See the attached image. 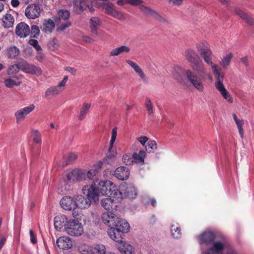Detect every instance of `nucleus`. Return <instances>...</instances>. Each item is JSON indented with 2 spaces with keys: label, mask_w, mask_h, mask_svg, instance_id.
<instances>
[{
  "label": "nucleus",
  "mask_w": 254,
  "mask_h": 254,
  "mask_svg": "<svg viewBox=\"0 0 254 254\" xmlns=\"http://www.w3.org/2000/svg\"><path fill=\"white\" fill-rule=\"evenodd\" d=\"M196 49L204 62L207 64L212 65V69L216 79L215 83L216 88L225 99L230 103H232L233 98L223 84L224 74L220 72L221 69L218 65L213 64V54L210 48L207 44L202 42L196 45Z\"/></svg>",
  "instance_id": "nucleus-1"
},
{
  "label": "nucleus",
  "mask_w": 254,
  "mask_h": 254,
  "mask_svg": "<svg viewBox=\"0 0 254 254\" xmlns=\"http://www.w3.org/2000/svg\"><path fill=\"white\" fill-rule=\"evenodd\" d=\"M114 184L110 181H99L95 179L91 185L89 186L92 194L90 196L93 198V202L97 203L99 201V196L102 195H108Z\"/></svg>",
  "instance_id": "nucleus-2"
},
{
  "label": "nucleus",
  "mask_w": 254,
  "mask_h": 254,
  "mask_svg": "<svg viewBox=\"0 0 254 254\" xmlns=\"http://www.w3.org/2000/svg\"><path fill=\"white\" fill-rule=\"evenodd\" d=\"M88 187V185L83 186L82 191L84 195H78L74 197L76 208H87L93 202V198L90 196L92 192Z\"/></svg>",
  "instance_id": "nucleus-3"
},
{
  "label": "nucleus",
  "mask_w": 254,
  "mask_h": 254,
  "mask_svg": "<svg viewBox=\"0 0 254 254\" xmlns=\"http://www.w3.org/2000/svg\"><path fill=\"white\" fill-rule=\"evenodd\" d=\"M64 230L67 234L72 236H80L83 232L81 224L73 219H69L66 222Z\"/></svg>",
  "instance_id": "nucleus-4"
},
{
  "label": "nucleus",
  "mask_w": 254,
  "mask_h": 254,
  "mask_svg": "<svg viewBox=\"0 0 254 254\" xmlns=\"http://www.w3.org/2000/svg\"><path fill=\"white\" fill-rule=\"evenodd\" d=\"M185 74L188 81L193 87L200 92L203 91L204 86L202 82V78L200 75L191 69L186 70Z\"/></svg>",
  "instance_id": "nucleus-5"
},
{
  "label": "nucleus",
  "mask_w": 254,
  "mask_h": 254,
  "mask_svg": "<svg viewBox=\"0 0 254 254\" xmlns=\"http://www.w3.org/2000/svg\"><path fill=\"white\" fill-rule=\"evenodd\" d=\"M89 23L92 36L94 37H101L103 32L99 29L101 24L100 19L97 17H92L90 19Z\"/></svg>",
  "instance_id": "nucleus-6"
},
{
  "label": "nucleus",
  "mask_w": 254,
  "mask_h": 254,
  "mask_svg": "<svg viewBox=\"0 0 254 254\" xmlns=\"http://www.w3.org/2000/svg\"><path fill=\"white\" fill-rule=\"evenodd\" d=\"M67 181L70 183H75L85 180L84 170L75 169L67 175Z\"/></svg>",
  "instance_id": "nucleus-7"
},
{
  "label": "nucleus",
  "mask_w": 254,
  "mask_h": 254,
  "mask_svg": "<svg viewBox=\"0 0 254 254\" xmlns=\"http://www.w3.org/2000/svg\"><path fill=\"white\" fill-rule=\"evenodd\" d=\"M41 9L37 4L29 5L25 10V15L28 19H35L40 15Z\"/></svg>",
  "instance_id": "nucleus-8"
},
{
  "label": "nucleus",
  "mask_w": 254,
  "mask_h": 254,
  "mask_svg": "<svg viewBox=\"0 0 254 254\" xmlns=\"http://www.w3.org/2000/svg\"><path fill=\"white\" fill-rule=\"evenodd\" d=\"M103 223L110 228L115 226L116 221L118 220V217L111 212H107L102 214L101 216Z\"/></svg>",
  "instance_id": "nucleus-9"
},
{
  "label": "nucleus",
  "mask_w": 254,
  "mask_h": 254,
  "mask_svg": "<svg viewBox=\"0 0 254 254\" xmlns=\"http://www.w3.org/2000/svg\"><path fill=\"white\" fill-rule=\"evenodd\" d=\"M192 70L196 71L202 78H205L207 75V71L204 64L201 59L190 64Z\"/></svg>",
  "instance_id": "nucleus-10"
},
{
  "label": "nucleus",
  "mask_w": 254,
  "mask_h": 254,
  "mask_svg": "<svg viewBox=\"0 0 254 254\" xmlns=\"http://www.w3.org/2000/svg\"><path fill=\"white\" fill-rule=\"evenodd\" d=\"M34 109L35 106L33 104H31L28 107L17 110L14 114L16 119V123L19 124L22 120L25 119L27 115L34 110Z\"/></svg>",
  "instance_id": "nucleus-11"
},
{
  "label": "nucleus",
  "mask_w": 254,
  "mask_h": 254,
  "mask_svg": "<svg viewBox=\"0 0 254 254\" xmlns=\"http://www.w3.org/2000/svg\"><path fill=\"white\" fill-rule=\"evenodd\" d=\"M127 233V232H123V231L120 229L114 228H110L108 231V235L112 239L121 243L123 242V239H124L125 233Z\"/></svg>",
  "instance_id": "nucleus-12"
},
{
  "label": "nucleus",
  "mask_w": 254,
  "mask_h": 254,
  "mask_svg": "<svg viewBox=\"0 0 254 254\" xmlns=\"http://www.w3.org/2000/svg\"><path fill=\"white\" fill-rule=\"evenodd\" d=\"M60 204L65 210H71L76 209L75 199L68 196H65L61 200Z\"/></svg>",
  "instance_id": "nucleus-13"
},
{
  "label": "nucleus",
  "mask_w": 254,
  "mask_h": 254,
  "mask_svg": "<svg viewBox=\"0 0 254 254\" xmlns=\"http://www.w3.org/2000/svg\"><path fill=\"white\" fill-rule=\"evenodd\" d=\"M15 33L20 38H25L30 34L29 26L24 22H20L16 27Z\"/></svg>",
  "instance_id": "nucleus-14"
},
{
  "label": "nucleus",
  "mask_w": 254,
  "mask_h": 254,
  "mask_svg": "<svg viewBox=\"0 0 254 254\" xmlns=\"http://www.w3.org/2000/svg\"><path fill=\"white\" fill-rule=\"evenodd\" d=\"M68 221L65 215H60L56 216L54 218V226L56 230L59 231H64L65 223Z\"/></svg>",
  "instance_id": "nucleus-15"
},
{
  "label": "nucleus",
  "mask_w": 254,
  "mask_h": 254,
  "mask_svg": "<svg viewBox=\"0 0 254 254\" xmlns=\"http://www.w3.org/2000/svg\"><path fill=\"white\" fill-rule=\"evenodd\" d=\"M114 175L119 180L122 181L127 180L129 176V171L126 167L120 166L116 169Z\"/></svg>",
  "instance_id": "nucleus-16"
},
{
  "label": "nucleus",
  "mask_w": 254,
  "mask_h": 254,
  "mask_svg": "<svg viewBox=\"0 0 254 254\" xmlns=\"http://www.w3.org/2000/svg\"><path fill=\"white\" fill-rule=\"evenodd\" d=\"M137 195V191L135 187L132 184L127 185L124 190V197L132 199L135 198Z\"/></svg>",
  "instance_id": "nucleus-17"
},
{
  "label": "nucleus",
  "mask_w": 254,
  "mask_h": 254,
  "mask_svg": "<svg viewBox=\"0 0 254 254\" xmlns=\"http://www.w3.org/2000/svg\"><path fill=\"white\" fill-rule=\"evenodd\" d=\"M235 12L249 25H254V19L251 15L238 8H235Z\"/></svg>",
  "instance_id": "nucleus-18"
},
{
  "label": "nucleus",
  "mask_w": 254,
  "mask_h": 254,
  "mask_svg": "<svg viewBox=\"0 0 254 254\" xmlns=\"http://www.w3.org/2000/svg\"><path fill=\"white\" fill-rule=\"evenodd\" d=\"M215 235L212 232H204L199 236V240L200 244H210L213 242Z\"/></svg>",
  "instance_id": "nucleus-19"
},
{
  "label": "nucleus",
  "mask_w": 254,
  "mask_h": 254,
  "mask_svg": "<svg viewBox=\"0 0 254 254\" xmlns=\"http://www.w3.org/2000/svg\"><path fill=\"white\" fill-rule=\"evenodd\" d=\"M57 246L61 249L65 250L71 248L72 243L68 237H60L56 241Z\"/></svg>",
  "instance_id": "nucleus-20"
},
{
  "label": "nucleus",
  "mask_w": 254,
  "mask_h": 254,
  "mask_svg": "<svg viewBox=\"0 0 254 254\" xmlns=\"http://www.w3.org/2000/svg\"><path fill=\"white\" fill-rule=\"evenodd\" d=\"M225 246L221 242H216L209 249L206 254H220L225 249Z\"/></svg>",
  "instance_id": "nucleus-21"
},
{
  "label": "nucleus",
  "mask_w": 254,
  "mask_h": 254,
  "mask_svg": "<svg viewBox=\"0 0 254 254\" xmlns=\"http://www.w3.org/2000/svg\"><path fill=\"white\" fill-rule=\"evenodd\" d=\"M185 57L190 64L200 59L198 54L194 50L189 49L185 51Z\"/></svg>",
  "instance_id": "nucleus-22"
},
{
  "label": "nucleus",
  "mask_w": 254,
  "mask_h": 254,
  "mask_svg": "<svg viewBox=\"0 0 254 254\" xmlns=\"http://www.w3.org/2000/svg\"><path fill=\"white\" fill-rule=\"evenodd\" d=\"M116 221L115 226H113L114 228L120 229L123 232H128L129 231L130 226L126 220L118 217V220Z\"/></svg>",
  "instance_id": "nucleus-23"
},
{
  "label": "nucleus",
  "mask_w": 254,
  "mask_h": 254,
  "mask_svg": "<svg viewBox=\"0 0 254 254\" xmlns=\"http://www.w3.org/2000/svg\"><path fill=\"white\" fill-rule=\"evenodd\" d=\"M108 195L110 197H113L117 201H121L124 198L123 193L119 190L117 187L114 184L112 185L111 190H110Z\"/></svg>",
  "instance_id": "nucleus-24"
},
{
  "label": "nucleus",
  "mask_w": 254,
  "mask_h": 254,
  "mask_svg": "<svg viewBox=\"0 0 254 254\" xmlns=\"http://www.w3.org/2000/svg\"><path fill=\"white\" fill-rule=\"evenodd\" d=\"M70 17V12L64 9H62L59 10L57 15L54 17V20L56 23H60L62 21H65L67 20Z\"/></svg>",
  "instance_id": "nucleus-25"
},
{
  "label": "nucleus",
  "mask_w": 254,
  "mask_h": 254,
  "mask_svg": "<svg viewBox=\"0 0 254 254\" xmlns=\"http://www.w3.org/2000/svg\"><path fill=\"white\" fill-rule=\"evenodd\" d=\"M88 254H106V248L103 245L96 244L89 248Z\"/></svg>",
  "instance_id": "nucleus-26"
},
{
  "label": "nucleus",
  "mask_w": 254,
  "mask_h": 254,
  "mask_svg": "<svg viewBox=\"0 0 254 254\" xmlns=\"http://www.w3.org/2000/svg\"><path fill=\"white\" fill-rule=\"evenodd\" d=\"M55 27V23L51 19H45L41 27L42 31L45 33L51 32Z\"/></svg>",
  "instance_id": "nucleus-27"
},
{
  "label": "nucleus",
  "mask_w": 254,
  "mask_h": 254,
  "mask_svg": "<svg viewBox=\"0 0 254 254\" xmlns=\"http://www.w3.org/2000/svg\"><path fill=\"white\" fill-rule=\"evenodd\" d=\"M24 72L39 76L42 74V70L40 67L28 64Z\"/></svg>",
  "instance_id": "nucleus-28"
},
{
  "label": "nucleus",
  "mask_w": 254,
  "mask_h": 254,
  "mask_svg": "<svg viewBox=\"0 0 254 254\" xmlns=\"http://www.w3.org/2000/svg\"><path fill=\"white\" fill-rule=\"evenodd\" d=\"M117 154L116 151L113 149V146H110L106 154V158L103 160L104 163L111 164L115 158Z\"/></svg>",
  "instance_id": "nucleus-29"
},
{
  "label": "nucleus",
  "mask_w": 254,
  "mask_h": 254,
  "mask_svg": "<svg viewBox=\"0 0 254 254\" xmlns=\"http://www.w3.org/2000/svg\"><path fill=\"white\" fill-rule=\"evenodd\" d=\"M130 49L127 46H122L113 49L110 53V56H117L124 53H128L130 52Z\"/></svg>",
  "instance_id": "nucleus-30"
},
{
  "label": "nucleus",
  "mask_w": 254,
  "mask_h": 254,
  "mask_svg": "<svg viewBox=\"0 0 254 254\" xmlns=\"http://www.w3.org/2000/svg\"><path fill=\"white\" fill-rule=\"evenodd\" d=\"M146 152L144 150H140L138 153H134L132 154V160L136 163H144Z\"/></svg>",
  "instance_id": "nucleus-31"
},
{
  "label": "nucleus",
  "mask_w": 254,
  "mask_h": 254,
  "mask_svg": "<svg viewBox=\"0 0 254 254\" xmlns=\"http://www.w3.org/2000/svg\"><path fill=\"white\" fill-rule=\"evenodd\" d=\"M14 21L13 17L10 14L7 13L5 14L4 19L2 21V26L6 28L11 27L13 25Z\"/></svg>",
  "instance_id": "nucleus-32"
},
{
  "label": "nucleus",
  "mask_w": 254,
  "mask_h": 254,
  "mask_svg": "<svg viewBox=\"0 0 254 254\" xmlns=\"http://www.w3.org/2000/svg\"><path fill=\"white\" fill-rule=\"evenodd\" d=\"M91 107V104L88 103H84L82 108L81 109L79 115L78 117L80 121H82L88 113L89 109Z\"/></svg>",
  "instance_id": "nucleus-33"
},
{
  "label": "nucleus",
  "mask_w": 254,
  "mask_h": 254,
  "mask_svg": "<svg viewBox=\"0 0 254 254\" xmlns=\"http://www.w3.org/2000/svg\"><path fill=\"white\" fill-rule=\"evenodd\" d=\"M62 90H60V89L58 88L57 86H53L48 88L46 90L45 96L46 98H49L51 96H54L55 95H58L61 92Z\"/></svg>",
  "instance_id": "nucleus-34"
},
{
  "label": "nucleus",
  "mask_w": 254,
  "mask_h": 254,
  "mask_svg": "<svg viewBox=\"0 0 254 254\" xmlns=\"http://www.w3.org/2000/svg\"><path fill=\"white\" fill-rule=\"evenodd\" d=\"M114 199L111 197H106L101 200V206L106 210H110L112 208Z\"/></svg>",
  "instance_id": "nucleus-35"
},
{
  "label": "nucleus",
  "mask_w": 254,
  "mask_h": 254,
  "mask_svg": "<svg viewBox=\"0 0 254 254\" xmlns=\"http://www.w3.org/2000/svg\"><path fill=\"white\" fill-rule=\"evenodd\" d=\"M184 73V70L179 66L174 67L173 72V77L179 82H181L183 78L182 75Z\"/></svg>",
  "instance_id": "nucleus-36"
},
{
  "label": "nucleus",
  "mask_w": 254,
  "mask_h": 254,
  "mask_svg": "<svg viewBox=\"0 0 254 254\" xmlns=\"http://www.w3.org/2000/svg\"><path fill=\"white\" fill-rule=\"evenodd\" d=\"M120 251L124 254H132L133 252V247L131 245L127 243H125L119 247Z\"/></svg>",
  "instance_id": "nucleus-37"
},
{
  "label": "nucleus",
  "mask_w": 254,
  "mask_h": 254,
  "mask_svg": "<svg viewBox=\"0 0 254 254\" xmlns=\"http://www.w3.org/2000/svg\"><path fill=\"white\" fill-rule=\"evenodd\" d=\"M19 50L15 46L9 47L7 51V55L9 58H15L19 54Z\"/></svg>",
  "instance_id": "nucleus-38"
},
{
  "label": "nucleus",
  "mask_w": 254,
  "mask_h": 254,
  "mask_svg": "<svg viewBox=\"0 0 254 254\" xmlns=\"http://www.w3.org/2000/svg\"><path fill=\"white\" fill-rule=\"evenodd\" d=\"M146 151L148 152H154L157 148V143L154 140H150L147 142V145L145 146Z\"/></svg>",
  "instance_id": "nucleus-39"
},
{
  "label": "nucleus",
  "mask_w": 254,
  "mask_h": 254,
  "mask_svg": "<svg viewBox=\"0 0 254 254\" xmlns=\"http://www.w3.org/2000/svg\"><path fill=\"white\" fill-rule=\"evenodd\" d=\"M140 10L143 12L145 15L148 16H152L153 17L155 14L156 11L153 10V9L150 8L148 7H146L143 5H140L139 6Z\"/></svg>",
  "instance_id": "nucleus-40"
},
{
  "label": "nucleus",
  "mask_w": 254,
  "mask_h": 254,
  "mask_svg": "<svg viewBox=\"0 0 254 254\" xmlns=\"http://www.w3.org/2000/svg\"><path fill=\"white\" fill-rule=\"evenodd\" d=\"M77 158L78 156L75 153H69L65 158V165H68L73 163Z\"/></svg>",
  "instance_id": "nucleus-41"
},
{
  "label": "nucleus",
  "mask_w": 254,
  "mask_h": 254,
  "mask_svg": "<svg viewBox=\"0 0 254 254\" xmlns=\"http://www.w3.org/2000/svg\"><path fill=\"white\" fill-rule=\"evenodd\" d=\"M85 173V180L87 179L89 180H93L96 177L98 171L97 169H91L88 171L84 170Z\"/></svg>",
  "instance_id": "nucleus-42"
},
{
  "label": "nucleus",
  "mask_w": 254,
  "mask_h": 254,
  "mask_svg": "<svg viewBox=\"0 0 254 254\" xmlns=\"http://www.w3.org/2000/svg\"><path fill=\"white\" fill-rule=\"evenodd\" d=\"M171 233L172 236L175 239H179L181 237V228L180 227L172 225L171 226Z\"/></svg>",
  "instance_id": "nucleus-43"
},
{
  "label": "nucleus",
  "mask_w": 254,
  "mask_h": 254,
  "mask_svg": "<svg viewBox=\"0 0 254 254\" xmlns=\"http://www.w3.org/2000/svg\"><path fill=\"white\" fill-rule=\"evenodd\" d=\"M40 29L37 25H33L30 29V33H31V37L33 38H38L40 35Z\"/></svg>",
  "instance_id": "nucleus-44"
},
{
  "label": "nucleus",
  "mask_w": 254,
  "mask_h": 254,
  "mask_svg": "<svg viewBox=\"0 0 254 254\" xmlns=\"http://www.w3.org/2000/svg\"><path fill=\"white\" fill-rule=\"evenodd\" d=\"M232 57H233V54L231 53L227 55L226 56H225L223 58L222 62L221 63V65L224 68H226L227 66H228L229 65Z\"/></svg>",
  "instance_id": "nucleus-45"
},
{
  "label": "nucleus",
  "mask_w": 254,
  "mask_h": 254,
  "mask_svg": "<svg viewBox=\"0 0 254 254\" xmlns=\"http://www.w3.org/2000/svg\"><path fill=\"white\" fill-rule=\"evenodd\" d=\"M103 8L105 10V12L110 15H112L115 11L114 5L112 3H105L103 4Z\"/></svg>",
  "instance_id": "nucleus-46"
},
{
  "label": "nucleus",
  "mask_w": 254,
  "mask_h": 254,
  "mask_svg": "<svg viewBox=\"0 0 254 254\" xmlns=\"http://www.w3.org/2000/svg\"><path fill=\"white\" fill-rule=\"evenodd\" d=\"M48 47L51 50L55 51L59 47V42L58 39L56 38H53L49 42Z\"/></svg>",
  "instance_id": "nucleus-47"
},
{
  "label": "nucleus",
  "mask_w": 254,
  "mask_h": 254,
  "mask_svg": "<svg viewBox=\"0 0 254 254\" xmlns=\"http://www.w3.org/2000/svg\"><path fill=\"white\" fill-rule=\"evenodd\" d=\"M17 64L19 70H21L24 72L28 63L25 60L23 59H19L17 62Z\"/></svg>",
  "instance_id": "nucleus-48"
},
{
  "label": "nucleus",
  "mask_w": 254,
  "mask_h": 254,
  "mask_svg": "<svg viewBox=\"0 0 254 254\" xmlns=\"http://www.w3.org/2000/svg\"><path fill=\"white\" fill-rule=\"evenodd\" d=\"M145 106L148 112V114L152 116L153 115V106L150 100L148 98L146 99Z\"/></svg>",
  "instance_id": "nucleus-49"
},
{
  "label": "nucleus",
  "mask_w": 254,
  "mask_h": 254,
  "mask_svg": "<svg viewBox=\"0 0 254 254\" xmlns=\"http://www.w3.org/2000/svg\"><path fill=\"white\" fill-rule=\"evenodd\" d=\"M4 83L5 85L8 88H11L13 86H18L21 83L20 82L16 83L14 80L10 78H7L4 80Z\"/></svg>",
  "instance_id": "nucleus-50"
},
{
  "label": "nucleus",
  "mask_w": 254,
  "mask_h": 254,
  "mask_svg": "<svg viewBox=\"0 0 254 254\" xmlns=\"http://www.w3.org/2000/svg\"><path fill=\"white\" fill-rule=\"evenodd\" d=\"M19 70V69L16 63V64L9 66L7 70V72L8 74H14L17 73Z\"/></svg>",
  "instance_id": "nucleus-51"
},
{
  "label": "nucleus",
  "mask_w": 254,
  "mask_h": 254,
  "mask_svg": "<svg viewBox=\"0 0 254 254\" xmlns=\"http://www.w3.org/2000/svg\"><path fill=\"white\" fill-rule=\"evenodd\" d=\"M32 135L33 140L36 143H39L41 141V134L37 130H32Z\"/></svg>",
  "instance_id": "nucleus-52"
},
{
  "label": "nucleus",
  "mask_w": 254,
  "mask_h": 254,
  "mask_svg": "<svg viewBox=\"0 0 254 254\" xmlns=\"http://www.w3.org/2000/svg\"><path fill=\"white\" fill-rule=\"evenodd\" d=\"M28 43L32 46L37 51H41L42 48L38 44V41L35 39H30L29 40Z\"/></svg>",
  "instance_id": "nucleus-53"
},
{
  "label": "nucleus",
  "mask_w": 254,
  "mask_h": 254,
  "mask_svg": "<svg viewBox=\"0 0 254 254\" xmlns=\"http://www.w3.org/2000/svg\"><path fill=\"white\" fill-rule=\"evenodd\" d=\"M117 134V128L115 127L112 130V136L110 142V145L113 146L114 143L116 140Z\"/></svg>",
  "instance_id": "nucleus-54"
},
{
  "label": "nucleus",
  "mask_w": 254,
  "mask_h": 254,
  "mask_svg": "<svg viewBox=\"0 0 254 254\" xmlns=\"http://www.w3.org/2000/svg\"><path fill=\"white\" fill-rule=\"evenodd\" d=\"M123 160L126 165H131L133 162L132 157H130V156L127 154H125L123 155Z\"/></svg>",
  "instance_id": "nucleus-55"
},
{
  "label": "nucleus",
  "mask_w": 254,
  "mask_h": 254,
  "mask_svg": "<svg viewBox=\"0 0 254 254\" xmlns=\"http://www.w3.org/2000/svg\"><path fill=\"white\" fill-rule=\"evenodd\" d=\"M112 16L119 20L125 19V16L123 15V14L121 12L117 11L116 10H115V11H114V12L112 14Z\"/></svg>",
  "instance_id": "nucleus-56"
},
{
  "label": "nucleus",
  "mask_w": 254,
  "mask_h": 254,
  "mask_svg": "<svg viewBox=\"0 0 254 254\" xmlns=\"http://www.w3.org/2000/svg\"><path fill=\"white\" fill-rule=\"evenodd\" d=\"M135 71L138 74L139 77H140V78L142 79V80L143 82H147V79L146 78V76L145 74L144 73V72H143L142 69L140 67L138 68V69H137Z\"/></svg>",
  "instance_id": "nucleus-57"
},
{
  "label": "nucleus",
  "mask_w": 254,
  "mask_h": 254,
  "mask_svg": "<svg viewBox=\"0 0 254 254\" xmlns=\"http://www.w3.org/2000/svg\"><path fill=\"white\" fill-rule=\"evenodd\" d=\"M135 71L138 74L139 77H140V78L142 79V80L143 82H147V79L146 78V76L145 74L144 73V72H143L142 69L140 67L138 68V69H137Z\"/></svg>",
  "instance_id": "nucleus-58"
},
{
  "label": "nucleus",
  "mask_w": 254,
  "mask_h": 254,
  "mask_svg": "<svg viewBox=\"0 0 254 254\" xmlns=\"http://www.w3.org/2000/svg\"><path fill=\"white\" fill-rule=\"evenodd\" d=\"M153 17L161 23H168L167 20L159 15L157 12H155Z\"/></svg>",
  "instance_id": "nucleus-59"
},
{
  "label": "nucleus",
  "mask_w": 254,
  "mask_h": 254,
  "mask_svg": "<svg viewBox=\"0 0 254 254\" xmlns=\"http://www.w3.org/2000/svg\"><path fill=\"white\" fill-rule=\"evenodd\" d=\"M71 25V22L69 21H66L64 23H62V24L58 27L57 30L63 31L66 28L69 27Z\"/></svg>",
  "instance_id": "nucleus-60"
},
{
  "label": "nucleus",
  "mask_w": 254,
  "mask_h": 254,
  "mask_svg": "<svg viewBox=\"0 0 254 254\" xmlns=\"http://www.w3.org/2000/svg\"><path fill=\"white\" fill-rule=\"evenodd\" d=\"M240 61L246 67L249 66V62L248 60V56H245L240 58Z\"/></svg>",
  "instance_id": "nucleus-61"
},
{
  "label": "nucleus",
  "mask_w": 254,
  "mask_h": 254,
  "mask_svg": "<svg viewBox=\"0 0 254 254\" xmlns=\"http://www.w3.org/2000/svg\"><path fill=\"white\" fill-rule=\"evenodd\" d=\"M30 236V241L31 243L35 244L37 243V239L35 234L32 230H30L29 231Z\"/></svg>",
  "instance_id": "nucleus-62"
},
{
  "label": "nucleus",
  "mask_w": 254,
  "mask_h": 254,
  "mask_svg": "<svg viewBox=\"0 0 254 254\" xmlns=\"http://www.w3.org/2000/svg\"><path fill=\"white\" fill-rule=\"evenodd\" d=\"M139 142L144 146H145V143L148 141V138L147 136H141L137 138Z\"/></svg>",
  "instance_id": "nucleus-63"
},
{
  "label": "nucleus",
  "mask_w": 254,
  "mask_h": 254,
  "mask_svg": "<svg viewBox=\"0 0 254 254\" xmlns=\"http://www.w3.org/2000/svg\"><path fill=\"white\" fill-rule=\"evenodd\" d=\"M142 2L141 0H127V2L132 5H137L140 4V3Z\"/></svg>",
  "instance_id": "nucleus-64"
}]
</instances>
